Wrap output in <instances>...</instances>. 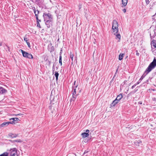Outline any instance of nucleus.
<instances>
[{"mask_svg":"<svg viewBox=\"0 0 156 156\" xmlns=\"http://www.w3.org/2000/svg\"><path fill=\"white\" fill-rule=\"evenodd\" d=\"M156 66V59L154 58L152 62L150 64L146 69V72H147V74L153 69H154Z\"/></svg>","mask_w":156,"mask_h":156,"instance_id":"1","label":"nucleus"},{"mask_svg":"<svg viewBox=\"0 0 156 156\" xmlns=\"http://www.w3.org/2000/svg\"><path fill=\"white\" fill-rule=\"evenodd\" d=\"M118 23L117 21L115 20H114L113 21V24L112 26V29L113 30V32H115L114 34H115V33H117L118 31Z\"/></svg>","mask_w":156,"mask_h":156,"instance_id":"2","label":"nucleus"},{"mask_svg":"<svg viewBox=\"0 0 156 156\" xmlns=\"http://www.w3.org/2000/svg\"><path fill=\"white\" fill-rule=\"evenodd\" d=\"M19 51H21L24 57L30 59H32L33 58V56L31 54L25 52L22 49H20Z\"/></svg>","mask_w":156,"mask_h":156,"instance_id":"3","label":"nucleus"},{"mask_svg":"<svg viewBox=\"0 0 156 156\" xmlns=\"http://www.w3.org/2000/svg\"><path fill=\"white\" fill-rule=\"evenodd\" d=\"M122 98V94H120L118 95L116 99L113 101V102L111 104V106H114L116 104L118 103V101H119Z\"/></svg>","mask_w":156,"mask_h":156,"instance_id":"4","label":"nucleus"},{"mask_svg":"<svg viewBox=\"0 0 156 156\" xmlns=\"http://www.w3.org/2000/svg\"><path fill=\"white\" fill-rule=\"evenodd\" d=\"M17 149L16 148L11 149L10 151V156H17Z\"/></svg>","mask_w":156,"mask_h":156,"instance_id":"5","label":"nucleus"},{"mask_svg":"<svg viewBox=\"0 0 156 156\" xmlns=\"http://www.w3.org/2000/svg\"><path fill=\"white\" fill-rule=\"evenodd\" d=\"M51 16L50 13L45 14L44 13L43 15L44 20H50L51 19Z\"/></svg>","mask_w":156,"mask_h":156,"instance_id":"6","label":"nucleus"},{"mask_svg":"<svg viewBox=\"0 0 156 156\" xmlns=\"http://www.w3.org/2000/svg\"><path fill=\"white\" fill-rule=\"evenodd\" d=\"M76 83V81H75L74 82V86L75 85ZM78 84H76L75 86H73V87H74V88L75 87V88L73 89V93L76 94V90H78L79 89V88L78 87Z\"/></svg>","mask_w":156,"mask_h":156,"instance_id":"7","label":"nucleus"},{"mask_svg":"<svg viewBox=\"0 0 156 156\" xmlns=\"http://www.w3.org/2000/svg\"><path fill=\"white\" fill-rule=\"evenodd\" d=\"M12 123L11 122H6L3 123L2 124L0 125V127H5L7 126L9 124Z\"/></svg>","mask_w":156,"mask_h":156,"instance_id":"8","label":"nucleus"},{"mask_svg":"<svg viewBox=\"0 0 156 156\" xmlns=\"http://www.w3.org/2000/svg\"><path fill=\"white\" fill-rule=\"evenodd\" d=\"M35 2L39 5H41L43 4L44 1L43 0H35Z\"/></svg>","mask_w":156,"mask_h":156,"instance_id":"9","label":"nucleus"},{"mask_svg":"<svg viewBox=\"0 0 156 156\" xmlns=\"http://www.w3.org/2000/svg\"><path fill=\"white\" fill-rule=\"evenodd\" d=\"M151 44L155 48H156V38L152 41L151 42Z\"/></svg>","mask_w":156,"mask_h":156,"instance_id":"10","label":"nucleus"},{"mask_svg":"<svg viewBox=\"0 0 156 156\" xmlns=\"http://www.w3.org/2000/svg\"><path fill=\"white\" fill-rule=\"evenodd\" d=\"M10 120L11 121L10 122H12V123H13L15 121H19L20 119L19 118H12L10 119Z\"/></svg>","mask_w":156,"mask_h":156,"instance_id":"11","label":"nucleus"},{"mask_svg":"<svg viewBox=\"0 0 156 156\" xmlns=\"http://www.w3.org/2000/svg\"><path fill=\"white\" fill-rule=\"evenodd\" d=\"M81 135L82 136L83 138H85L87 136H88L89 135V134L88 133L84 132L81 134Z\"/></svg>","mask_w":156,"mask_h":156,"instance_id":"12","label":"nucleus"},{"mask_svg":"<svg viewBox=\"0 0 156 156\" xmlns=\"http://www.w3.org/2000/svg\"><path fill=\"white\" fill-rule=\"evenodd\" d=\"M0 94H3L5 93L6 91L2 87H0Z\"/></svg>","mask_w":156,"mask_h":156,"instance_id":"13","label":"nucleus"},{"mask_svg":"<svg viewBox=\"0 0 156 156\" xmlns=\"http://www.w3.org/2000/svg\"><path fill=\"white\" fill-rule=\"evenodd\" d=\"M9 135L11 137H12V138H14V137H16L17 136H18V134H13L12 133H10Z\"/></svg>","mask_w":156,"mask_h":156,"instance_id":"14","label":"nucleus"},{"mask_svg":"<svg viewBox=\"0 0 156 156\" xmlns=\"http://www.w3.org/2000/svg\"><path fill=\"white\" fill-rule=\"evenodd\" d=\"M61 53H62L61 52H60V53L59 59V63L60 64L61 66H62V55H61Z\"/></svg>","mask_w":156,"mask_h":156,"instance_id":"15","label":"nucleus"},{"mask_svg":"<svg viewBox=\"0 0 156 156\" xmlns=\"http://www.w3.org/2000/svg\"><path fill=\"white\" fill-rule=\"evenodd\" d=\"M124 56V54L122 53H120L119 56V59L120 60H122Z\"/></svg>","mask_w":156,"mask_h":156,"instance_id":"16","label":"nucleus"},{"mask_svg":"<svg viewBox=\"0 0 156 156\" xmlns=\"http://www.w3.org/2000/svg\"><path fill=\"white\" fill-rule=\"evenodd\" d=\"M127 0H122V4L124 6H125L126 5L127 3Z\"/></svg>","mask_w":156,"mask_h":156,"instance_id":"17","label":"nucleus"},{"mask_svg":"<svg viewBox=\"0 0 156 156\" xmlns=\"http://www.w3.org/2000/svg\"><path fill=\"white\" fill-rule=\"evenodd\" d=\"M73 56H74L73 54L71 52H70V57L71 59L72 60V64H73Z\"/></svg>","mask_w":156,"mask_h":156,"instance_id":"18","label":"nucleus"},{"mask_svg":"<svg viewBox=\"0 0 156 156\" xmlns=\"http://www.w3.org/2000/svg\"><path fill=\"white\" fill-rule=\"evenodd\" d=\"M55 75L56 77V80H58V77L59 75V74L56 71L55 72Z\"/></svg>","mask_w":156,"mask_h":156,"instance_id":"19","label":"nucleus"},{"mask_svg":"<svg viewBox=\"0 0 156 156\" xmlns=\"http://www.w3.org/2000/svg\"><path fill=\"white\" fill-rule=\"evenodd\" d=\"M147 72H146V71L143 74V75L140 78V80H142L144 78V77H145V75L147 74Z\"/></svg>","mask_w":156,"mask_h":156,"instance_id":"20","label":"nucleus"},{"mask_svg":"<svg viewBox=\"0 0 156 156\" xmlns=\"http://www.w3.org/2000/svg\"><path fill=\"white\" fill-rule=\"evenodd\" d=\"M8 153L7 152H5L2 154H1L0 156H8Z\"/></svg>","mask_w":156,"mask_h":156,"instance_id":"21","label":"nucleus"},{"mask_svg":"<svg viewBox=\"0 0 156 156\" xmlns=\"http://www.w3.org/2000/svg\"><path fill=\"white\" fill-rule=\"evenodd\" d=\"M134 143L136 145L139 146V144L141 143V142L140 140H138V141L135 142Z\"/></svg>","mask_w":156,"mask_h":156,"instance_id":"22","label":"nucleus"},{"mask_svg":"<svg viewBox=\"0 0 156 156\" xmlns=\"http://www.w3.org/2000/svg\"><path fill=\"white\" fill-rule=\"evenodd\" d=\"M46 21L45 22V24L46 25H47V27H48V25H49V23L51 22V20H45V21Z\"/></svg>","mask_w":156,"mask_h":156,"instance_id":"23","label":"nucleus"},{"mask_svg":"<svg viewBox=\"0 0 156 156\" xmlns=\"http://www.w3.org/2000/svg\"><path fill=\"white\" fill-rule=\"evenodd\" d=\"M116 37L119 39L118 41H119L120 40L121 36L120 34H117L116 35Z\"/></svg>","mask_w":156,"mask_h":156,"instance_id":"24","label":"nucleus"},{"mask_svg":"<svg viewBox=\"0 0 156 156\" xmlns=\"http://www.w3.org/2000/svg\"><path fill=\"white\" fill-rule=\"evenodd\" d=\"M14 141L17 142H22V140L20 139L15 140H14Z\"/></svg>","mask_w":156,"mask_h":156,"instance_id":"25","label":"nucleus"},{"mask_svg":"<svg viewBox=\"0 0 156 156\" xmlns=\"http://www.w3.org/2000/svg\"><path fill=\"white\" fill-rule=\"evenodd\" d=\"M76 94L73 93V98H76Z\"/></svg>","mask_w":156,"mask_h":156,"instance_id":"26","label":"nucleus"},{"mask_svg":"<svg viewBox=\"0 0 156 156\" xmlns=\"http://www.w3.org/2000/svg\"><path fill=\"white\" fill-rule=\"evenodd\" d=\"M37 26L40 28H41V26L38 21H37Z\"/></svg>","mask_w":156,"mask_h":156,"instance_id":"27","label":"nucleus"},{"mask_svg":"<svg viewBox=\"0 0 156 156\" xmlns=\"http://www.w3.org/2000/svg\"><path fill=\"white\" fill-rule=\"evenodd\" d=\"M152 100L153 101H155V102L154 103V104H156V98H152Z\"/></svg>","mask_w":156,"mask_h":156,"instance_id":"28","label":"nucleus"},{"mask_svg":"<svg viewBox=\"0 0 156 156\" xmlns=\"http://www.w3.org/2000/svg\"><path fill=\"white\" fill-rule=\"evenodd\" d=\"M39 12L38 11H37V13H36V12H35V16L36 17H38V14Z\"/></svg>","mask_w":156,"mask_h":156,"instance_id":"29","label":"nucleus"},{"mask_svg":"<svg viewBox=\"0 0 156 156\" xmlns=\"http://www.w3.org/2000/svg\"><path fill=\"white\" fill-rule=\"evenodd\" d=\"M145 2L147 5L149 4V0H145Z\"/></svg>","mask_w":156,"mask_h":156,"instance_id":"30","label":"nucleus"},{"mask_svg":"<svg viewBox=\"0 0 156 156\" xmlns=\"http://www.w3.org/2000/svg\"><path fill=\"white\" fill-rule=\"evenodd\" d=\"M28 47H30V43H29V42H26Z\"/></svg>","mask_w":156,"mask_h":156,"instance_id":"31","label":"nucleus"},{"mask_svg":"<svg viewBox=\"0 0 156 156\" xmlns=\"http://www.w3.org/2000/svg\"><path fill=\"white\" fill-rule=\"evenodd\" d=\"M24 41H26V42H27L28 40H27V38L24 37Z\"/></svg>","mask_w":156,"mask_h":156,"instance_id":"32","label":"nucleus"},{"mask_svg":"<svg viewBox=\"0 0 156 156\" xmlns=\"http://www.w3.org/2000/svg\"><path fill=\"white\" fill-rule=\"evenodd\" d=\"M140 80H139L136 84H136V85L138 84H139L140 82Z\"/></svg>","mask_w":156,"mask_h":156,"instance_id":"33","label":"nucleus"},{"mask_svg":"<svg viewBox=\"0 0 156 156\" xmlns=\"http://www.w3.org/2000/svg\"><path fill=\"white\" fill-rule=\"evenodd\" d=\"M23 114H16V115H15L16 116H17V115H20V116H23Z\"/></svg>","mask_w":156,"mask_h":156,"instance_id":"34","label":"nucleus"},{"mask_svg":"<svg viewBox=\"0 0 156 156\" xmlns=\"http://www.w3.org/2000/svg\"><path fill=\"white\" fill-rule=\"evenodd\" d=\"M136 86V84H134L133 85L132 87V88L133 89Z\"/></svg>","mask_w":156,"mask_h":156,"instance_id":"35","label":"nucleus"},{"mask_svg":"<svg viewBox=\"0 0 156 156\" xmlns=\"http://www.w3.org/2000/svg\"><path fill=\"white\" fill-rule=\"evenodd\" d=\"M89 132V130L88 129H87V130H86V132H85L88 133Z\"/></svg>","mask_w":156,"mask_h":156,"instance_id":"36","label":"nucleus"},{"mask_svg":"<svg viewBox=\"0 0 156 156\" xmlns=\"http://www.w3.org/2000/svg\"><path fill=\"white\" fill-rule=\"evenodd\" d=\"M136 55L137 56H139L140 54L137 51H136Z\"/></svg>","mask_w":156,"mask_h":156,"instance_id":"37","label":"nucleus"},{"mask_svg":"<svg viewBox=\"0 0 156 156\" xmlns=\"http://www.w3.org/2000/svg\"><path fill=\"white\" fill-rule=\"evenodd\" d=\"M123 11L125 13L126 12V9H124L123 10Z\"/></svg>","mask_w":156,"mask_h":156,"instance_id":"38","label":"nucleus"},{"mask_svg":"<svg viewBox=\"0 0 156 156\" xmlns=\"http://www.w3.org/2000/svg\"><path fill=\"white\" fill-rule=\"evenodd\" d=\"M36 19H37V21H38L39 22L40 21V22L41 21V20H39L38 19V17H36Z\"/></svg>","mask_w":156,"mask_h":156,"instance_id":"39","label":"nucleus"},{"mask_svg":"<svg viewBox=\"0 0 156 156\" xmlns=\"http://www.w3.org/2000/svg\"><path fill=\"white\" fill-rule=\"evenodd\" d=\"M126 82H127V81L126 80H125L124 81V83L125 84V83H126Z\"/></svg>","mask_w":156,"mask_h":156,"instance_id":"40","label":"nucleus"},{"mask_svg":"<svg viewBox=\"0 0 156 156\" xmlns=\"http://www.w3.org/2000/svg\"><path fill=\"white\" fill-rule=\"evenodd\" d=\"M2 45V43L0 42V46H1Z\"/></svg>","mask_w":156,"mask_h":156,"instance_id":"41","label":"nucleus"},{"mask_svg":"<svg viewBox=\"0 0 156 156\" xmlns=\"http://www.w3.org/2000/svg\"><path fill=\"white\" fill-rule=\"evenodd\" d=\"M36 12V13H37V11H34V12Z\"/></svg>","mask_w":156,"mask_h":156,"instance_id":"42","label":"nucleus"},{"mask_svg":"<svg viewBox=\"0 0 156 156\" xmlns=\"http://www.w3.org/2000/svg\"><path fill=\"white\" fill-rule=\"evenodd\" d=\"M118 70V69H117L116 70V72Z\"/></svg>","mask_w":156,"mask_h":156,"instance_id":"43","label":"nucleus"},{"mask_svg":"<svg viewBox=\"0 0 156 156\" xmlns=\"http://www.w3.org/2000/svg\"><path fill=\"white\" fill-rule=\"evenodd\" d=\"M50 1L51 2V0H50Z\"/></svg>","mask_w":156,"mask_h":156,"instance_id":"44","label":"nucleus"}]
</instances>
